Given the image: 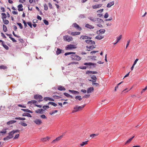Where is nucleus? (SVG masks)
<instances>
[{"instance_id":"774afa93","label":"nucleus","mask_w":147,"mask_h":147,"mask_svg":"<svg viewBox=\"0 0 147 147\" xmlns=\"http://www.w3.org/2000/svg\"><path fill=\"white\" fill-rule=\"evenodd\" d=\"M63 135H61L56 138L57 139L58 141L60 140L61 139L63 138Z\"/></svg>"},{"instance_id":"c03bdc74","label":"nucleus","mask_w":147,"mask_h":147,"mask_svg":"<svg viewBox=\"0 0 147 147\" xmlns=\"http://www.w3.org/2000/svg\"><path fill=\"white\" fill-rule=\"evenodd\" d=\"M86 15L85 14H81L79 16V18H85Z\"/></svg>"},{"instance_id":"9b49d317","label":"nucleus","mask_w":147,"mask_h":147,"mask_svg":"<svg viewBox=\"0 0 147 147\" xmlns=\"http://www.w3.org/2000/svg\"><path fill=\"white\" fill-rule=\"evenodd\" d=\"M105 29H100L99 30H97L96 32L97 34L100 35V34H103L105 33Z\"/></svg>"},{"instance_id":"5701e85b","label":"nucleus","mask_w":147,"mask_h":147,"mask_svg":"<svg viewBox=\"0 0 147 147\" xmlns=\"http://www.w3.org/2000/svg\"><path fill=\"white\" fill-rule=\"evenodd\" d=\"M98 72L96 71H87L86 72V74H97Z\"/></svg>"},{"instance_id":"39448f33","label":"nucleus","mask_w":147,"mask_h":147,"mask_svg":"<svg viewBox=\"0 0 147 147\" xmlns=\"http://www.w3.org/2000/svg\"><path fill=\"white\" fill-rule=\"evenodd\" d=\"M84 64L85 65H89L90 66L89 67V68H92V67L91 66H94L93 67L94 68L96 67L95 66L96 65V63H92L91 62H86L84 63Z\"/></svg>"},{"instance_id":"5fc2aeb1","label":"nucleus","mask_w":147,"mask_h":147,"mask_svg":"<svg viewBox=\"0 0 147 147\" xmlns=\"http://www.w3.org/2000/svg\"><path fill=\"white\" fill-rule=\"evenodd\" d=\"M87 67L86 66H80L79 67V68L80 69H86Z\"/></svg>"},{"instance_id":"2f4dec72","label":"nucleus","mask_w":147,"mask_h":147,"mask_svg":"<svg viewBox=\"0 0 147 147\" xmlns=\"http://www.w3.org/2000/svg\"><path fill=\"white\" fill-rule=\"evenodd\" d=\"M1 15L2 16L1 18L3 20L6 18H7V16L5 13H1Z\"/></svg>"},{"instance_id":"dca6fc26","label":"nucleus","mask_w":147,"mask_h":147,"mask_svg":"<svg viewBox=\"0 0 147 147\" xmlns=\"http://www.w3.org/2000/svg\"><path fill=\"white\" fill-rule=\"evenodd\" d=\"M95 19H96V21H97V23H104V21L103 20L100 18H95Z\"/></svg>"},{"instance_id":"c85d7f7f","label":"nucleus","mask_w":147,"mask_h":147,"mask_svg":"<svg viewBox=\"0 0 147 147\" xmlns=\"http://www.w3.org/2000/svg\"><path fill=\"white\" fill-rule=\"evenodd\" d=\"M21 110L24 112H28L29 113H32L33 112L28 109H22Z\"/></svg>"},{"instance_id":"58836bf2","label":"nucleus","mask_w":147,"mask_h":147,"mask_svg":"<svg viewBox=\"0 0 147 147\" xmlns=\"http://www.w3.org/2000/svg\"><path fill=\"white\" fill-rule=\"evenodd\" d=\"M88 19L94 22H95L96 21V19H95V18H94L92 17H88Z\"/></svg>"},{"instance_id":"49530a36","label":"nucleus","mask_w":147,"mask_h":147,"mask_svg":"<svg viewBox=\"0 0 147 147\" xmlns=\"http://www.w3.org/2000/svg\"><path fill=\"white\" fill-rule=\"evenodd\" d=\"M7 67L5 66H4L3 65H1L0 66V69H5L7 68Z\"/></svg>"},{"instance_id":"0eeeda50","label":"nucleus","mask_w":147,"mask_h":147,"mask_svg":"<svg viewBox=\"0 0 147 147\" xmlns=\"http://www.w3.org/2000/svg\"><path fill=\"white\" fill-rule=\"evenodd\" d=\"M63 38L64 40L68 41V42H69L73 40V38L71 37H69L67 35L64 36Z\"/></svg>"},{"instance_id":"79ce46f5","label":"nucleus","mask_w":147,"mask_h":147,"mask_svg":"<svg viewBox=\"0 0 147 147\" xmlns=\"http://www.w3.org/2000/svg\"><path fill=\"white\" fill-rule=\"evenodd\" d=\"M3 30L4 32H6L7 30V27L5 25H3Z\"/></svg>"},{"instance_id":"4c0bfd02","label":"nucleus","mask_w":147,"mask_h":147,"mask_svg":"<svg viewBox=\"0 0 147 147\" xmlns=\"http://www.w3.org/2000/svg\"><path fill=\"white\" fill-rule=\"evenodd\" d=\"M75 52H67L66 53H65L64 55L65 56H67V55L72 54H76Z\"/></svg>"},{"instance_id":"f8f14e48","label":"nucleus","mask_w":147,"mask_h":147,"mask_svg":"<svg viewBox=\"0 0 147 147\" xmlns=\"http://www.w3.org/2000/svg\"><path fill=\"white\" fill-rule=\"evenodd\" d=\"M45 111V110L42 109H38L35 111V112L37 113L42 114L43 113V111Z\"/></svg>"},{"instance_id":"ea45409f","label":"nucleus","mask_w":147,"mask_h":147,"mask_svg":"<svg viewBox=\"0 0 147 147\" xmlns=\"http://www.w3.org/2000/svg\"><path fill=\"white\" fill-rule=\"evenodd\" d=\"M134 137V136H133L131 138H129L128 140L126 142L125 144H126L127 143H129L133 139Z\"/></svg>"},{"instance_id":"37998d69","label":"nucleus","mask_w":147,"mask_h":147,"mask_svg":"<svg viewBox=\"0 0 147 147\" xmlns=\"http://www.w3.org/2000/svg\"><path fill=\"white\" fill-rule=\"evenodd\" d=\"M88 141L87 140V141L83 142L82 143L80 144V145L81 146H83L85 145H86L87 144V142H88Z\"/></svg>"},{"instance_id":"a878e982","label":"nucleus","mask_w":147,"mask_h":147,"mask_svg":"<svg viewBox=\"0 0 147 147\" xmlns=\"http://www.w3.org/2000/svg\"><path fill=\"white\" fill-rule=\"evenodd\" d=\"M50 138L49 137H47L46 138H41V140L43 142H45L47 141V140H48Z\"/></svg>"},{"instance_id":"4468645a","label":"nucleus","mask_w":147,"mask_h":147,"mask_svg":"<svg viewBox=\"0 0 147 147\" xmlns=\"http://www.w3.org/2000/svg\"><path fill=\"white\" fill-rule=\"evenodd\" d=\"M94 89L93 87H90L88 88L87 89V93H90L93 91Z\"/></svg>"},{"instance_id":"f03ea898","label":"nucleus","mask_w":147,"mask_h":147,"mask_svg":"<svg viewBox=\"0 0 147 147\" xmlns=\"http://www.w3.org/2000/svg\"><path fill=\"white\" fill-rule=\"evenodd\" d=\"M8 134V136L3 138V140L4 141L8 140L13 138L14 134L12 131L9 132Z\"/></svg>"},{"instance_id":"680f3d73","label":"nucleus","mask_w":147,"mask_h":147,"mask_svg":"<svg viewBox=\"0 0 147 147\" xmlns=\"http://www.w3.org/2000/svg\"><path fill=\"white\" fill-rule=\"evenodd\" d=\"M97 135L96 134H92L90 135V137L93 138L96 136Z\"/></svg>"},{"instance_id":"69168bd1","label":"nucleus","mask_w":147,"mask_h":147,"mask_svg":"<svg viewBox=\"0 0 147 147\" xmlns=\"http://www.w3.org/2000/svg\"><path fill=\"white\" fill-rule=\"evenodd\" d=\"M13 133L14 134L15 133L17 132H20V130L19 129H16V130H12Z\"/></svg>"},{"instance_id":"72a5a7b5","label":"nucleus","mask_w":147,"mask_h":147,"mask_svg":"<svg viewBox=\"0 0 147 147\" xmlns=\"http://www.w3.org/2000/svg\"><path fill=\"white\" fill-rule=\"evenodd\" d=\"M37 102V101L35 100H32L31 101H28L27 104H30L32 103L33 104H35Z\"/></svg>"},{"instance_id":"cd10ccee","label":"nucleus","mask_w":147,"mask_h":147,"mask_svg":"<svg viewBox=\"0 0 147 147\" xmlns=\"http://www.w3.org/2000/svg\"><path fill=\"white\" fill-rule=\"evenodd\" d=\"M16 121H17L16 120H11L8 121L7 123V124L8 125H9L10 124H13L16 122Z\"/></svg>"},{"instance_id":"20e7f679","label":"nucleus","mask_w":147,"mask_h":147,"mask_svg":"<svg viewBox=\"0 0 147 147\" xmlns=\"http://www.w3.org/2000/svg\"><path fill=\"white\" fill-rule=\"evenodd\" d=\"M70 57L72 59L77 61H79L81 59V58L80 57L75 54L71 55Z\"/></svg>"},{"instance_id":"3c124183","label":"nucleus","mask_w":147,"mask_h":147,"mask_svg":"<svg viewBox=\"0 0 147 147\" xmlns=\"http://www.w3.org/2000/svg\"><path fill=\"white\" fill-rule=\"evenodd\" d=\"M58 111L57 110L53 111V112H50L49 114L50 115H52L53 114H54L55 113H57L58 112Z\"/></svg>"},{"instance_id":"6e6552de","label":"nucleus","mask_w":147,"mask_h":147,"mask_svg":"<svg viewBox=\"0 0 147 147\" xmlns=\"http://www.w3.org/2000/svg\"><path fill=\"white\" fill-rule=\"evenodd\" d=\"M72 25L74 27L76 28L77 29H78L79 31H81L82 29L81 27H80L79 25L76 23L73 24Z\"/></svg>"},{"instance_id":"13d9d810","label":"nucleus","mask_w":147,"mask_h":147,"mask_svg":"<svg viewBox=\"0 0 147 147\" xmlns=\"http://www.w3.org/2000/svg\"><path fill=\"white\" fill-rule=\"evenodd\" d=\"M53 97L57 99H59L60 98H61V97L57 96V95L54 96H53Z\"/></svg>"},{"instance_id":"412c9836","label":"nucleus","mask_w":147,"mask_h":147,"mask_svg":"<svg viewBox=\"0 0 147 147\" xmlns=\"http://www.w3.org/2000/svg\"><path fill=\"white\" fill-rule=\"evenodd\" d=\"M22 116L23 117L27 116L30 117H32L30 114L27 113H23L22 115Z\"/></svg>"},{"instance_id":"f3484780","label":"nucleus","mask_w":147,"mask_h":147,"mask_svg":"<svg viewBox=\"0 0 147 147\" xmlns=\"http://www.w3.org/2000/svg\"><path fill=\"white\" fill-rule=\"evenodd\" d=\"M69 91L71 93L73 94H79V92L77 91L74 90H69Z\"/></svg>"},{"instance_id":"603ef678","label":"nucleus","mask_w":147,"mask_h":147,"mask_svg":"<svg viewBox=\"0 0 147 147\" xmlns=\"http://www.w3.org/2000/svg\"><path fill=\"white\" fill-rule=\"evenodd\" d=\"M87 36L82 35L80 37V38H82V39H87Z\"/></svg>"},{"instance_id":"052dcab7","label":"nucleus","mask_w":147,"mask_h":147,"mask_svg":"<svg viewBox=\"0 0 147 147\" xmlns=\"http://www.w3.org/2000/svg\"><path fill=\"white\" fill-rule=\"evenodd\" d=\"M109 17V14L107 12L104 15V17L105 18H107Z\"/></svg>"},{"instance_id":"4d7b16f0","label":"nucleus","mask_w":147,"mask_h":147,"mask_svg":"<svg viewBox=\"0 0 147 147\" xmlns=\"http://www.w3.org/2000/svg\"><path fill=\"white\" fill-rule=\"evenodd\" d=\"M41 118L44 119H47V117L44 114L40 116Z\"/></svg>"},{"instance_id":"c756f323","label":"nucleus","mask_w":147,"mask_h":147,"mask_svg":"<svg viewBox=\"0 0 147 147\" xmlns=\"http://www.w3.org/2000/svg\"><path fill=\"white\" fill-rule=\"evenodd\" d=\"M95 38L98 40H100L104 38V36H97L95 37Z\"/></svg>"},{"instance_id":"473e14b6","label":"nucleus","mask_w":147,"mask_h":147,"mask_svg":"<svg viewBox=\"0 0 147 147\" xmlns=\"http://www.w3.org/2000/svg\"><path fill=\"white\" fill-rule=\"evenodd\" d=\"M88 58H90L92 60H96V56H89L88 57Z\"/></svg>"},{"instance_id":"a211bd4d","label":"nucleus","mask_w":147,"mask_h":147,"mask_svg":"<svg viewBox=\"0 0 147 147\" xmlns=\"http://www.w3.org/2000/svg\"><path fill=\"white\" fill-rule=\"evenodd\" d=\"M57 89L60 91L65 90L66 89L63 86H59L57 88Z\"/></svg>"},{"instance_id":"423d86ee","label":"nucleus","mask_w":147,"mask_h":147,"mask_svg":"<svg viewBox=\"0 0 147 147\" xmlns=\"http://www.w3.org/2000/svg\"><path fill=\"white\" fill-rule=\"evenodd\" d=\"M76 48V47L75 45L71 44L68 45L65 47V49L66 50L73 49Z\"/></svg>"},{"instance_id":"8fccbe9b","label":"nucleus","mask_w":147,"mask_h":147,"mask_svg":"<svg viewBox=\"0 0 147 147\" xmlns=\"http://www.w3.org/2000/svg\"><path fill=\"white\" fill-rule=\"evenodd\" d=\"M44 10H47L48 9V7L46 3H45L44 5Z\"/></svg>"},{"instance_id":"e433bc0d","label":"nucleus","mask_w":147,"mask_h":147,"mask_svg":"<svg viewBox=\"0 0 147 147\" xmlns=\"http://www.w3.org/2000/svg\"><path fill=\"white\" fill-rule=\"evenodd\" d=\"M3 130L1 131H0V133L1 134H5L6 133L7 131L6 130L8 129V128H5Z\"/></svg>"},{"instance_id":"7c9ffc66","label":"nucleus","mask_w":147,"mask_h":147,"mask_svg":"<svg viewBox=\"0 0 147 147\" xmlns=\"http://www.w3.org/2000/svg\"><path fill=\"white\" fill-rule=\"evenodd\" d=\"M91 78L93 80V82H95L96 81L97 78L95 76L93 75L91 77Z\"/></svg>"},{"instance_id":"0e129e2a","label":"nucleus","mask_w":147,"mask_h":147,"mask_svg":"<svg viewBox=\"0 0 147 147\" xmlns=\"http://www.w3.org/2000/svg\"><path fill=\"white\" fill-rule=\"evenodd\" d=\"M49 108V107L48 105H44L42 107V108L45 110H46V109H48Z\"/></svg>"},{"instance_id":"f704fd0d","label":"nucleus","mask_w":147,"mask_h":147,"mask_svg":"<svg viewBox=\"0 0 147 147\" xmlns=\"http://www.w3.org/2000/svg\"><path fill=\"white\" fill-rule=\"evenodd\" d=\"M75 98L76 100H78L79 101H81L82 99V98L80 96H75Z\"/></svg>"},{"instance_id":"de8ad7c7","label":"nucleus","mask_w":147,"mask_h":147,"mask_svg":"<svg viewBox=\"0 0 147 147\" xmlns=\"http://www.w3.org/2000/svg\"><path fill=\"white\" fill-rule=\"evenodd\" d=\"M17 24L18 26H19L20 29H22L23 28V27L21 23H17Z\"/></svg>"},{"instance_id":"6e6d98bb","label":"nucleus","mask_w":147,"mask_h":147,"mask_svg":"<svg viewBox=\"0 0 147 147\" xmlns=\"http://www.w3.org/2000/svg\"><path fill=\"white\" fill-rule=\"evenodd\" d=\"M43 22L46 25H49V22L48 21L46 20H43Z\"/></svg>"},{"instance_id":"e2e57ef3","label":"nucleus","mask_w":147,"mask_h":147,"mask_svg":"<svg viewBox=\"0 0 147 147\" xmlns=\"http://www.w3.org/2000/svg\"><path fill=\"white\" fill-rule=\"evenodd\" d=\"M27 24H28V25L30 26V27L31 28H32V23L31 22H27Z\"/></svg>"},{"instance_id":"393cba45","label":"nucleus","mask_w":147,"mask_h":147,"mask_svg":"<svg viewBox=\"0 0 147 147\" xmlns=\"http://www.w3.org/2000/svg\"><path fill=\"white\" fill-rule=\"evenodd\" d=\"M121 38H122V35H120L119 37H117L116 38L117 39V41L115 43H114L113 44L115 45H116L121 39Z\"/></svg>"},{"instance_id":"aec40b11","label":"nucleus","mask_w":147,"mask_h":147,"mask_svg":"<svg viewBox=\"0 0 147 147\" xmlns=\"http://www.w3.org/2000/svg\"><path fill=\"white\" fill-rule=\"evenodd\" d=\"M23 7V5L22 4H20L18 5V10L19 11H22L23 10V9L22 7Z\"/></svg>"},{"instance_id":"b1692460","label":"nucleus","mask_w":147,"mask_h":147,"mask_svg":"<svg viewBox=\"0 0 147 147\" xmlns=\"http://www.w3.org/2000/svg\"><path fill=\"white\" fill-rule=\"evenodd\" d=\"M114 4V1H112L108 3L107 5V7H110L111 6L113 5Z\"/></svg>"},{"instance_id":"6ab92c4d","label":"nucleus","mask_w":147,"mask_h":147,"mask_svg":"<svg viewBox=\"0 0 147 147\" xmlns=\"http://www.w3.org/2000/svg\"><path fill=\"white\" fill-rule=\"evenodd\" d=\"M102 4H99L96 5H94L92 6V7L93 9H95L97 8H99L101 7L102 6Z\"/></svg>"},{"instance_id":"9d476101","label":"nucleus","mask_w":147,"mask_h":147,"mask_svg":"<svg viewBox=\"0 0 147 147\" xmlns=\"http://www.w3.org/2000/svg\"><path fill=\"white\" fill-rule=\"evenodd\" d=\"M64 51L63 50L59 48H57V50L56 51V55H58L61 53H63Z\"/></svg>"},{"instance_id":"1a4fd4ad","label":"nucleus","mask_w":147,"mask_h":147,"mask_svg":"<svg viewBox=\"0 0 147 147\" xmlns=\"http://www.w3.org/2000/svg\"><path fill=\"white\" fill-rule=\"evenodd\" d=\"M34 122L38 125H40L42 123V121L40 119H36L34 120Z\"/></svg>"},{"instance_id":"a18cd8bd","label":"nucleus","mask_w":147,"mask_h":147,"mask_svg":"<svg viewBox=\"0 0 147 147\" xmlns=\"http://www.w3.org/2000/svg\"><path fill=\"white\" fill-rule=\"evenodd\" d=\"M3 22L5 24L7 25L9 24V21L8 20L4 19L3 20Z\"/></svg>"},{"instance_id":"4be33fe9","label":"nucleus","mask_w":147,"mask_h":147,"mask_svg":"<svg viewBox=\"0 0 147 147\" xmlns=\"http://www.w3.org/2000/svg\"><path fill=\"white\" fill-rule=\"evenodd\" d=\"M85 27L87 28L91 29H93L94 28V27L93 26L90 25L88 24H86L85 25Z\"/></svg>"},{"instance_id":"2eb2a0df","label":"nucleus","mask_w":147,"mask_h":147,"mask_svg":"<svg viewBox=\"0 0 147 147\" xmlns=\"http://www.w3.org/2000/svg\"><path fill=\"white\" fill-rule=\"evenodd\" d=\"M43 100H45V101H47L48 100L51 101H54V100L49 97H45L43 98Z\"/></svg>"},{"instance_id":"bb28decb","label":"nucleus","mask_w":147,"mask_h":147,"mask_svg":"<svg viewBox=\"0 0 147 147\" xmlns=\"http://www.w3.org/2000/svg\"><path fill=\"white\" fill-rule=\"evenodd\" d=\"M80 34V32H72L71 33V34L72 36H75L76 35H79Z\"/></svg>"},{"instance_id":"864d4df0","label":"nucleus","mask_w":147,"mask_h":147,"mask_svg":"<svg viewBox=\"0 0 147 147\" xmlns=\"http://www.w3.org/2000/svg\"><path fill=\"white\" fill-rule=\"evenodd\" d=\"M91 41V40H86L85 41V42H86L88 44H90Z\"/></svg>"},{"instance_id":"f257e3e1","label":"nucleus","mask_w":147,"mask_h":147,"mask_svg":"<svg viewBox=\"0 0 147 147\" xmlns=\"http://www.w3.org/2000/svg\"><path fill=\"white\" fill-rule=\"evenodd\" d=\"M85 105L86 104H84L80 106H78V105H76L74 108V110L72 111V113H74L82 110L84 107Z\"/></svg>"},{"instance_id":"7ed1b4c3","label":"nucleus","mask_w":147,"mask_h":147,"mask_svg":"<svg viewBox=\"0 0 147 147\" xmlns=\"http://www.w3.org/2000/svg\"><path fill=\"white\" fill-rule=\"evenodd\" d=\"M34 98L36 100L38 99V101L39 102L43 100L42 96L41 95L39 94H35L34 96Z\"/></svg>"},{"instance_id":"ddd939ff","label":"nucleus","mask_w":147,"mask_h":147,"mask_svg":"<svg viewBox=\"0 0 147 147\" xmlns=\"http://www.w3.org/2000/svg\"><path fill=\"white\" fill-rule=\"evenodd\" d=\"M95 47H94L93 45L90 46H86V48L88 49H87L86 50L88 51H90V50H92V49L95 48Z\"/></svg>"},{"instance_id":"338daca9","label":"nucleus","mask_w":147,"mask_h":147,"mask_svg":"<svg viewBox=\"0 0 147 147\" xmlns=\"http://www.w3.org/2000/svg\"><path fill=\"white\" fill-rule=\"evenodd\" d=\"M4 48H5L6 50H8L9 49V47H8L7 46V45H3V46Z\"/></svg>"},{"instance_id":"a19ab883","label":"nucleus","mask_w":147,"mask_h":147,"mask_svg":"<svg viewBox=\"0 0 147 147\" xmlns=\"http://www.w3.org/2000/svg\"><path fill=\"white\" fill-rule=\"evenodd\" d=\"M15 119L16 120H24L26 119L24 117H16L15 118Z\"/></svg>"},{"instance_id":"bf43d9fd","label":"nucleus","mask_w":147,"mask_h":147,"mask_svg":"<svg viewBox=\"0 0 147 147\" xmlns=\"http://www.w3.org/2000/svg\"><path fill=\"white\" fill-rule=\"evenodd\" d=\"M20 135L19 134H16L15 137L13 138V140L17 139L19 137Z\"/></svg>"},{"instance_id":"09e8293b","label":"nucleus","mask_w":147,"mask_h":147,"mask_svg":"<svg viewBox=\"0 0 147 147\" xmlns=\"http://www.w3.org/2000/svg\"><path fill=\"white\" fill-rule=\"evenodd\" d=\"M92 85H95L96 86L98 87L99 86V84L97 83H95V82H92Z\"/></svg>"},{"instance_id":"c9c22d12","label":"nucleus","mask_w":147,"mask_h":147,"mask_svg":"<svg viewBox=\"0 0 147 147\" xmlns=\"http://www.w3.org/2000/svg\"><path fill=\"white\" fill-rule=\"evenodd\" d=\"M19 124H21L22 125L26 127L27 125V124L24 122V121H21L19 123Z\"/></svg>"}]
</instances>
